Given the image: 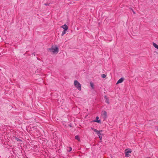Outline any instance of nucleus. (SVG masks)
Masks as SVG:
<instances>
[{
    "mask_svg": "<svg viewBox=\"0 0 158 158\" xmlns=\"http://www.w3.org/2000/svg\"><path fill=\"white\" fill-rule=\"evenodd\" d=\"M48 50L56 53H57L59 51L58 48L57 46H52L51 48L48 49Z\"/></svg>",
    "mask_w": 158,
    "mask_h": 158,
    "instance_id": "nucleus-1",
    "label": "nucleus"
},
{
    "mask_svg": "<svg viewBox=\"0 0 158 158\" xmlns=\"http://www.w3.org/2000/svg\"><path fill=\"white\" fill-rule=\"evenodd\" d=\"M74 86L79 90H81V85L76 80L74 81Z\"/></svg>",
    "mask_w": 158,
    "mask_h": 158,
    "instance_id": "nucleus-2",
    "label": "nucleus"
},
{
    "mask_svg": "<svg viewBox=\"0 0 158 158\" xmlns=\"http://www.w3.org/2000/svg\"><path fill=\"white\" fill-rule=\"evenodd\" d=\"M131 149H129L128 150L127 149H126L125 150V153L126 155V156L128 157L130 156V153H131Z\"/></svg>",
    "mask_w": 158,
    "mask_h": 158,
    "instance_id": "nucleus-3",
    "label": "nucleus"
},
{
    "mask_svg": "<svg viewBox=\"0 0 158 158\" xmlns=\"http://www.w3.org/2000/svg\"><path fill=\"white\" fill-rule=\"evenodd\" d=\"M102 116L104 119H106L107 117V112L105 111H102Z\"/></svg>",
    "mask_w": 158,
    "mask_h": 158,
    "instance_id": "nucleus-4",
    "label": "nucleus"
},
{
    "mask_svg": "<svg viewBox=\"0 0 158 158\" xmlns=\"http://www.w3.org/2000/svg\"><path fill=\"white\" fill-rule=\"evenodd\" d=\"M99 118L98 116L96 117V119L95 120H94L93 122H97L99 123H101V121L100 120H98Z\"/></svg>",
    "mask_w": 158,
    "mask_h": 158,
    "instance_id": "nucleus-5",
    "label": "nucleus"
},
{
    "mask_svg": "<svg viewBox=\"0 0 158 158\" xmlns=\"http://www.w3.org/2000/svg\"><path fill=\"white\" fill-rule=\"evenodd\" d=\"M61 28L63 29L64 30H67L68 29V27L66 24H64V25L61 26Z\"/></svg>",
    "mask_w": 158,
    "mask_h": 158,
    "instance_id": "nucleus-6",
    "label": "nucleus"
},
{
    "mask_svg": "<svg viewBox=\"0 0 158 158\" xmlns=\"http://www.w3.org/2000/svg\"><path fill=\"white\" fill-rule=\"evenodd\" d=\"M124 80V79L123 78H121L120 79H119L117 82V84L120 83H122L123 82V81Z\"/></svg>",
    "mask_w": 158,
    "mask_h": 158,
    "instance_id": "nucleus-7",
    "label": "nucleus"
},
{
    "mask_svg": "<svg viewBox=\"0 0 158 158\" xmlns=\"http://www.w3.org/2000/svg\"><path fill=\"white\" fill-rule=\"evenodd\" d=\"M102 130L99 131H98L96 134H97L98 136H100L101 135V134L100 133L102 132Z\"/></svg>",
    "mask_w": 158,
    "mask_h": 158,
    "instance_id": "nucleus-8",
    "label": "nucleus"
},
{
    "mask_svg": "<svg viewBox=\"0 0 158 158\" xmlns=\"http://www.w3.org/2000/svg\"><path fill=\"white\" fill-rule=\"evenodd\" d=\"M153 46L156 48L158 49V45H157L156 44L153 43Z\"/></svg>",
    "mask_w": 158,
    "mask_h": 158,
    "instance_id": "nucleus-9",
    "label": "nucleus"
},
{
    "mask_svg": "<svg viewBox=\"0 0 158 158\" xmlns=\"http://www.w3.org/2000/svg\"><path fill=\"white\" fill-rule=\"evenodd\" d=\"M104 98L106 99L105 102L108 104L109 103V99L107 98V97L106 96H104Z\"/></svg>",
    "mask_w": 158,
    "mask_h": 158,
    "instance_id": "nucleus-10",
    "label": "nucleus"
},
{
    "mask_svg": "<svg viewBox=\"0 0 158 158\" xmlns=\"http://www.w3.org/2000/svg\"><path fill=\"white\" fill-rule=\"evenodd\" d=\"M67 150L68 151L70 152L72 150V148L71 147H68L67 148Z\"/></svg>",
    "mask_w": 158,
    "mask_h": 158,
    "instance_id": "nucleus-11",
    "label": "nucleus"
},
{
    "mask_svg": "<svg viewBox=\"0 0 158 158\" xmlns=\"http://www.w3.org/2000/svg\"><path fill=\"white\" fill-rule=\"evenodd\" d=\"M75 139L77 140L78 141H79L80 139L78 136L76 135L75 136Z\"/></svg>",
    "mask_w": 158,
    "mask_h": 158,
    "instance_id": "nucleus-12",
    "label": "nucleus"
},
{
    "mask_svg": "<svg viewBox=\"0 0 158 158\" xmlns=\"http://www.w3.org/2000/svg\"><path fill=\"white\" fill-rule=\"evenodd\" d=\"M67 30H64V31H63L62 32V34H61V35L62 36H63L64 34H65L66 33V31Z\"/></svg>",
    "mask_w": 158,
    "mask_h": 158,
    "instance_id": "nucleus-13",
    "label": "nucleus"
},
{
    "mask_svg": "<svg viewBox=\"0 0 158 158\" xmlns=\"http://www.w3.org/2000/svg\"><path fill=\"white\" fill-rule=\"evenodd\" d=\"M15 139L17 141H18L19 142H20L22 141V140L20 139H19V138H16Z\"/></svg>",
    "mask_w": 158,
    "mask_h": 158,
    "instance_id": "nucleus-14",
    "label": "nucleus"
},
{
    "mask_svg": "<svg viewBox=\"0 0 158 158\" xmlns=\"http://www.w3.org/2000/svg\"><path fill=\"white\" fill-rule=\"evenodd\" d=\"M90 86H91L92 88L93 89H94V84H93V83H92V82H90Z\"/></svg>",
    "mask_w": 158,
    "mask_h": 158,
    "instance_id": "nucleus-15",
    "label": "nucleus"
},
{
    "mask_svg": "<svg viewBox=\"0 0 158 158\" xmlns=\"http://www.w3.org/2000/svg\"><path fill=\"white\" fill-rule=\"evenodd\" d=\"M92 129L96 133H97L98 131L96 129H94V128H92Z\"/></svg>",
    "mask_w": 158,
    "mask_h": 158,
    "instance_id": "nucleus-16",
    "label": "nucleus"
},
{
    "mask_svg": "<svg viewBox=\"0 0 158 158\" xmlns=\"http://www.w3.org/2000/svg\"><path fill=\"white\" fill-rule=\"evenodd\" d=\"M102 77L103 78H105L106 77V75L105 74H103L102 75Z\"/></svg>",
    "mask_w": 158,
    "mask_h": 158,
    "instance_id": "nucleus-17",
    "label": "nucleus"
},
{
    "mask_svg": "<svg viewBox=\"0 0 158 158\" xmlns=\"http://www.w3.org/2000/svg\"><path fill=\"white\" fill-rule=\"evenodd\" d=\"M99 138H100V139H101L102 138V137L101 136V135L98 136Z\"/></svg>",
    "mask_w": 158,
    "mask_h": 158,
    "instance_id": "nucleus-18",
    "label": "nucleus"
},
{
    "mask_svg": "<svg viewBox=\"0 0 158 158\" xmlns=\"http://www.w3.org/2000/svg\"><path fill=\"white\" fill-rule=\"evenodd\" d=\"M45 4V5H46V6H47V5H48V4Z\"/></svg>",
    "mask_w": 158,
    "mask_h": 158,
    "instance_id": "nucleus-19",
    "label": "nucleus"
},
{
    "mask_svg": "<svg viewBox=\"0 0 158 158\" xmlns=\"http://www.w3.org/2000/svg\"><path fill=\"white\" fill-rule=\"evenodd\" d=\"M132 11L134 14L135 13L133 10H132Z\"/></svg>",
    "mask_w": 158,
    "mask_h": 158,
    "instance_id": "nucleus-20",
    "label": "nucleus"
},
{
    "mask_svg": "<svg viewBox=\"0 0 158 158\" xmlns=\"http://www.w3.org/2000/svg\"><path fill=\"white\" fill-rule=\"evenodd\" d=\"M150 158V157H149V158Z\"/></svg>",
    "mask_w": 158,
    "mask_h": 158,
    "instance_id": "nucleus-21",
    "label": "nucleus"
}]
</instances>
